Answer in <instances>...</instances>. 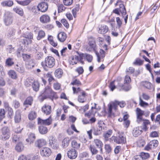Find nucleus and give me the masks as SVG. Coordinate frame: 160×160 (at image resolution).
I'll return each instance as SVG.
<instances>
[{
	"instance_id": "f257e3e1",
	"label": "nucleus",
	"mask_w": 160,
	"mask_h": 160,
	"mask_svg": "<svg viewBox=\"0 0 160 160\" xmlns=\"http://www.w3.org/2000/svg\"><path fill=\"white\" fill-rule=\"evenodd\" d=\"M41 95L43 98V99L49 98L52 101L54 99L58 98L56 93L52 91L49 86H47L45 87Z\"/></svg>"
},
{
	"instance_id": "f03ea898",
	"label": "nucleus",
	"mask_w": 160,
	"mask_h": 160,
	"mask_svg": "<svg viewBox=\"0 0 160 160\" xmlns=\"http://www.w3.org/2000/svg\"><path fill=\"white\" fill-rule=\"evenodd\" d=\"M125 105V104L123 102H118L116 101L110 102L108 105V117H112V116H114V114L112 112V108H114L115 110H116L118 105H119L120 107L123 108L124 107Z\"/></svg>"
},
{
	"instance_id": "7ed1b4c3",
	"label": "nucleus",
	"mask_w": 160,
	"mask_h": 160,
	"mask_svg": "<svg viewBox=\"0 0 160 160\" xmlns=\"http://www.w3.org/2000/svg\"><path fill=\"white\" fill-rule=\"evenodd\" d=\"M55 61L54 58L52 57L48 56L45 59L44 62L41 63V65L44 69L47 71V67L49 68H53L55 65Z\"/></svg>"
},
{
	"instance_id": "20e7f679",
	"label": "nucleus",
	"mask_w": 160,
	"mask_h": 160,
	"mask_svg": "<svg viewBox=\"0 0 160 160\" xmlns=\"http://www.w3.org/2000/svg\"><path fill=\"white\" fill-rule=\"evenodd\" d=\"M136 112L137 117L136 122L138 123H140L142 122V121H143L142 115H143L146 117H147L149 116L150 113L149 111H145L138 108H137Z\"/></svg>"
},
{
	"instance_id": "39448f33",
	"label": "nucleus",
	"mask_w": 160,
	"mask_h": 160,
	"mask_svg": "<svg viewBox=\"0 0 160 160\" xmlns=\"http://www.w3.org/2000/svg\"><path fill=\"white\" fill-rule=\"evenodd\" d=\"M97 48L96 43L94 40L89 41L88 42V45L86 48V50L89 52L93 51L95 52L98 58V62H100V57L97 51Z\"/></svg>"
},
{
	"instance_id": "423d86ee",
	"label": "nucleus",
	"mask_w": 160,
	"mask_h": 160,
	"mask_svg": "<svg viewBox=\"0 0 160 160\" xmlns=\"http://www.w3.org/2000/svg\"><path fill=\"white\" fill-rule=\"evenodd\" d=\"M118 137L112 136L110 140H113L114 141L118 144L125 143L126 142V138L125 135L123 132H118Z\"/></svg>"
},
{
	"instance_id": "0eeeda50",
	"label": "nucleus",
	"mask_w": 160,
	"mask_h": 160,
	"mask_svg": "<svg viewBox=\"0 0 160 160\" xmlns=\"http://www.w3.org/2000/svg\"><path fill=\"white\" fill-rule=\"evenodd\" d=\"M4 21L5 25L8 26L11 24L13 21L12 15L9 12H7L5 14V18Z\"/></svg>"
},
{
	"instance_id": "6e6552de",
	"label": "nucleus",
	"mask_w": 160,
	"mask_h": 160,
	"mask_svg": "<svg viewBox=\"0 0 160 160\" xmlns=\"http://www.w3.org/2000/svg\"><path fill=\"white\" fill-rule=\"evenodd\" d=\"M2 138L3 140H6L9 138L10 135V130L8 127H3L2 129Z\"/></svg>"
},
{
	"instance_id": "1a4fd4ad",
	"label": "nucleus",
	"mask_w": 160,
	"mask_h": 160,
	"mask_svg": "<svg viewBox=\"0 0 160 160\" xmlns=\"http://www.w3.org/2000/svg\"><path fill=\"white\" fill-rule=\"evenodd\" d=\"M52 121L51 116H50L48 118L45 120H43L40 118H38V124L48 126L52 123Z\"/></svg>"
},
{
	"instance_id": "9d476101",
	"label": "nucleus",
	"mask_w": 160,
	"mask_h": 160,
	"mask_svg": "<svg viewBox=\"0 0 160 160\" xmlns=\"http://www.w3.org/2000/svg\"><path fill=\"white\" fill-rule=\"evenodd\" d=\"M40 153L42 156L48 157L51 154V151L49 148L47 147H44L41 150Z\"/></svg>"
},
{
	"instance_id": "9b49d317",
	"label": "nucleus",
	"mask_w": 160,
	"mask_h": 160,
	"mask_svg": "<svg viewBox=\"0 0 160 160\" xmlns=\"http://www.w3.org/2000/svg\"><path fill=\"white\" fill-rule=\"evenodd\" d=\"M38 7L42 12H44L47 11L48 8V5L47 2H42L38 5Z\"/></svg>"
},
{
	"instance_id": "f8f14e48",
	"label": "nucleus",
	"mask_w": 160,
	"mask_h": 160,
	"mask_svg": "<svg viewBox=\"0 0 160 160\" xmlns=\"http://www.w3.org/2000/svg\"><path fill=\"white\" fill-rule=\"evenodd\" d=\"M93 143L97 148L100 149L101 153H102L103 143L102 141L98 139H95L93 140Z\"/></svg>"
},
{
	"instance_id": "ddd939ff",
	"label": "nucleus",
	"mask_w": 160,
	"mask_h": 160,
	"mask_svg": "<svg viewBox=\"0 0 160 160\" xmlns=\"http://www.w3.org/2000/svg\"><path fill=\"white\" fill-rule=\"evenodd\" d=\"M68 156L69 158L74 159L77 156V153L76 150L73 149H71L68 152Z\"/></svg>"
},
{
	"instance_id": "4468645a",
	"label": "nucleus",
	"mask_w": 160,
	"mask_h": 160,
	"mask_svg": "<svg viewBox=\"0 0 160 160\" xmlns=\"http://www.w3.org/2000/svg\"><path fill=\"white\" fill-rule=\"evenodd\" d=\"M16 32L15 29L12 28H9L7 31V35L8 38L12 39L14 38Z\"/></svg>"
},
{
	"instance_id": "2eb2a0df",
	"label": "nucleus",
	"mask_w": 160,
	"mask_h": 160,
	"mask_svg": "<svg viewBox=\"0 0 160 160\" xmlns=\"http://www.w3.org/2000/svg\"><path fill=\"white\" fill-rule=\"evenodd\" d=\"M50 106L45 104L42 108V111L46 115L49 114L51 112Z\"/></svg>"
},
{
	"instance_id": "dca6fc26",
	"label": "nucleus",
	"mask_w": 160,
	"mask_h": 160,
	"mask_svg": "<svg viewBox=\"0 0 160 160\" xmlns=\"http://www.w3.org/2000/svg\"><path fill=\"white\" fill-rule=\"evenodd\" d=\"M39 20L42 23H47L50 22V18L48 15L44 14L40 18Z\"/></svg>"
},
{
	"instance_id": "f3484780",
	"label": "nucleus",
	"mask_w": 160,
	"mask_h": 160,
	"mask_svg": "<svg viewBox=\"0 0 160 160\" xmlns=\"http://www.w3.org/2000/svg\"><path fill=\"white\" fill-rule=\"evenodd\" d=\"M46 144V141L42 139H39L37 140L35 143V146L39 148L45 145Z\"/></svg>"
},
{
	"instance_id": "a211bd4d",
	"label": "nucleus",
	"mask_w": 160,
	"mask_h": 160,
	"mask_svg": "<svg viewBox=\"0 0 160 160\" xmlns=\"http://www.w3.org/2000/svg\"><path fill=\"white\" fill-rule=\"evenodd\" d=\"M57 37L59 41L63 42L67 38V35L65 32H61L58 34Z\"/></svg>"
},
{
	"instance_id": "6ab92c4d",
	"label": "nucleus",
	"mask_w": 160,
	"mask_h": 160,
	"mask_svg": "<svg viewBox=\"0 0 160 160\" xmlns=\"http://www.w3.org/2000/svg\"><path fill=\"white\" fill-rule=\"evenodd\" d=\"M23 37L26 39H28V41H27L28 42V44L29 43H31V39L33 38V34L30 32H26L23 35Z\"/></svg>"
},
{
	"instance_id": "aec40b11",
	"label": "nucleus",
	"mask_w": 160,
	"mask_h": 160,
	"mask_svg": "<svg viewBox=\"0 0 160 160\" xmlns=\"http://www.w3.org/2000/svg\"><path fill=\"white\" fill-rule=\"evenodd\" d=\"M108 28L107 26L105 25H102L101 26L98 31L99 33L104 34L108 31Z\"/></svg>"
},
{
	"instance_id": "412c9836",
	"label": "nucleus",
	"mask_w": 160,
	"mask_h": 160,
	"mask_svg": "<svg viewBox=\"0 0 160 160\" xmlns=\"http://www.w3.org/2000/svg\"><path fill=\"white\" fill-rule=\"evenodd\" d=\"M15 69L19 73H22L25 72L24 67L21 65L16 64L15 66Z\"/></svg>"
},
{
	"instance_id": "4be33fe9",
	"label": "nucleus",
	"mask_w": 160,
	"mask_h": 160,
	"mask_svg": "<svg viewBox=\"0 0 160 160\" xmlns=\"http://www.w3.org/2000/svg\"><path fill=\"white\" fill-rule=\"evenodd\" d=\"M142 130L139 127H136L133 129L132 134L135 137H137L142 133Z\"/></svg>"
},
{
	"instance_id": "5701e85b",
	"label": "nucleus",
	"mask_w": 160,
	"mask_h": 160,
	"mask_svg": "<svg viewBox=\"0 0 160 160\" xmlns=\"http://www.w3.org/2000/svg\"><path fill=\"white\" fill-rule=\"evenodd\" d=\"M13 4V2L11 0L5 1L1 3V5L3 7H10L12 6Z\"/></svg>"
},
{
	"instance_id": "b1692460",
	"label": "nucleus",
	"mask_w": 160,
	"mask_h": 160,
	"mask_svg": "<svg viewBox=\"0 0 160 160\" xmlns=\"http://www.w3.org/2000/svg\"><path fill=\"white\" fill-rule=\"evenodd\" d=\"M80 57L81 58H85L89 62H91L92 60V56L87 54H80Z\"/></svg>"
},
{
	"instance_id": "393cba45",
	"label": "nucleus",
	"mask_w": 160,
	"mask_h": 160,
	"mask_svg": "<svg viewBox=\"0 0 160 160\" xmlns=\"http://www.w3.org/2000/svg\"><path fill=\"white\" fill-rule=\"evenodd\" d=\"M8 75L12 79H16L18 78L17 74L14 70H9L8 72Z\"/></svg>"
},
{
	"instance_id": "a878e982",
	"label": "nucleus",
	"mask_w": 160,
	"mask_h": 160,
	"mask_svg": "<svg viewBox=\"0 0 160 160\" xmlns=\"http://www.w3.org/2000/svg\"><path fill=\"white\" fill-rule=\"evenodd\" d=\"M63 74V71L60 68L56 69L54 72L55 76L58 78H61L62 77Z\"/></svg>"
},
{
	"instance_id": "bb28decb",
	"label": "nucleus",
	"mask_w": 160,
	"mask_h": 160,
	"mask_svg": "<svg viewBox=\"0 0 160 160\" xmlns=\"http://www.w3.org/2000/svg\"><path fill=\"white\" fill-rule=\"evenodd\" d=\"M24 146L23 144L20 142L18 143L15 147V150L17 152H20L23 150Z\"/></svg>"
},
{
	"instance_id": "cd10ccee",
	"label": "nucleus",
	"mask_w": 160,
	"mask_h": 160,
	"mask_svg": "<svg viewBox=\"0 0 160 160\" xmlns=\"http://www.w3.org/2000/svg\"><path fill=\"white\" fill-rule=\"evenodd\" d=\"M35 138V135L34 133H30L28 135V138L26 139V141L28 142H29L31 144L33 142Z\"/></svg>"
},
{
	"instance_id": "c85d7f7f",
	"label": "nucleus",
	"mask_w": 160,
	"mask_h": 160,
	"mask_svg": "<svg viewBox=\"0 0 160 160\" xmlns=\"http://www.w3.org/2000/svg\"><path fill=\"white\" fill-rule=\"evenodd\" d=\"M119 12L122 13V17L126 14V11L125 8L123 4L121 3L119 4Z\"/></svg>"
},
{
	"instance_id": "c756f323",
	"label": "nucleus",
	"mask_w": 160,
	"mask_h": 160,
	"mask_svg": "<svg viewBox=\"0 0 160 160\" xmlns=\"http://www.w3.org/2000/svg\"><path fill=\"white\" fill-rule=\"evenodd\" d=\"M21 120V115L20 112L19 111L16 112L14 117V120L16 123L19 122Z\"/></svg>"
},
{
	"instance_id": "7c9ffc66",
	"label": "nucleus",
	"mask_w": 160,
	"mask_h": 160,
	"mask_svg": "<svg viewBox=\"0 0 160 160\" xmlns=\"http://www.w3.org/2000/svg\"><path fill=\"white\" fill-rule=\"evenodd\" d=\"M70 139L68 138H64L62 142V145L63 148H66L68 147Z\"/></svg>"
},
{
	"instance_id": "2f4dec72",
	"label": "nucleus",
	"mask_w": 160,
	"mask_h": 160,
	"mask_svg": "<svg viewBox=\"0 0 160 160\" xmlns=\"http://www.w3.org/2000/svg\"><path fill=\"white\" fill-rule=\"evenodd\" d=\"M45 36V32L42 30H40L38 32L37 39L38 40H39L42 38H44Z\"/></svg>"
},
{
	"instance_id": "473e14b6",
	"label": "nucleus",
	"mask_w": 160,
	"mask_h": 160,
	"mask_svg": "<svg viewBox=\"0 0 160 160\" xmlns=\"http://www.w3.org/2000/svg\"><path fill=\"white\" fill-rule=\"evenodd\" d=\"M38 130L40 133L42 134H46L48 132V129L47 127L43 126H41L38 127Z\"/></svg>"
},
{
	"instance_id": "72a5a7b5",
	"label": "nucleus",
	"mask_w": 160,
	"mask_h": 160,
	"mask_svg": "<svg viewBox=\"0 0 160 160\" xmlns=\"http://www.w3.org/2000/svg\"><path fill=\"white\" fill-rule=\"evenodd\" d=\"M102 126L99 125L98 127L94 130L93 134L95 136H98L100 135L102 132Z\"/></svg>"
},
{
	"instance_id": "f704fd0d",
	"label": "nucleus",
	"mask_w": 160,
	"mask_h": 160,
	"mask_svg": "<svg viewBox=\"0 0 160 160\" xmlns=\"http://www.w3.org/2000/svg\"><path fill=\"white\" fill-rule=\"evenodd\" d=\"M85 92H82V95H79L78 100L79 102L83 103L85 102V100H86L85 98Z\"/></svg>"
},
{
	"instance_id": "c9c22d12",
	"label": "nucleus",
	"mask_w": 160,
	"mask_h": 160,
	"mask_svg": "<svg viewBox=\"0 0 160 160\" xmlns=\"http://www.w3.org/2000/svg\"><path fill=\"white\" fill-rule=\"evenodd\" d=\"M27 67L28 68H32L35 65L34 60L32 59L29 60L26 64Z\"/></svg>"
},
{
	"instance_id": "e433bc0d",
	"label": "nucleus",
	"mask_w": 160,
	"mask_h": 160,
	"mask_svg": "<svg viewBox=\"0 0 160 160\" xmlns=\"http://www.w3.org/2000/svg\"><path fill=\"white\" fill-rule=\"evenodd\" d=\"M89 149L92 155H95L98 152V150L94 145H90L89 146Z\"/></svg>"
},
{
	"instance_id": "4c0bfd02",
	"label": "nucleus",
	"mask_w": 160,
	"mask_h": 160,
	"mask_svg": "<svg viewBox=\"0 0 160 160\" xmlns=\"http://www.w3.org/2000/svg\"><path fill=\"white\" fill-rule=\"evenodd\" d=\"M112 133V131L111 130L109 129L107 131L103 134V137L105 138V141H108V138L111 136Z\"/></svg>"
},
{
	"instance_id": "58836bf2",
	"label": "nucleus",
	"mask_w": 160,
	"mask_h": 160,
	"mask_svg": "<svg viewBox=\"0 0 160 160\" xmlns=\"http://www.w3.org/2000/svg\"><path fill=\"white\" fill-rule=\"evenodd\" d=\"M32 87L33 90L35 91H38L39 88V84L37 81H34L32 83Z\"/></svg>"
},
{
	"instance_id": "ea45409f",
	"label": "nucleus",
	"mask_w": 160,
	"mask_h": 160,
	"mask_svg": "<svg viewBox=\"0 0 160 160\" xmlns=\"http://www.w3.org/2000/svg\"><path fill=\"white\" fill-rule=\"evenodd\" d=\"M71 144L72 147L74 148L78 149L80 147V143H78L77 141L75 140H73Z\"/></svg>"
},
{
	"instance_id": "a19ab883",
	"label": "nucleus",
	"mask_w": 160,
	"mask_h": 160,
	"mask_svg": "<svg viewBox=\"0 0 160 160\" xmlns=\"http://www.w3.org/2000/svg\"><path fill=\"white\" fill-rule=\"evenodd\" d=\"M33 101V99L32 97H28L25 101L24 102L23 104L25 105H31Z\"/></svg>"
},
{
	"instance_id": "79ce46f5",
	"label": "nucleus",
	"mask_w": 160,
	"mask_h": 160,
	"mask_svg": "<svg viewBox=\"0 0 160 160\" xmlns=\"http://www.w3.org/2000/svg\"><path fill=\"white\" fill-rule=\"evenodd\" d=\"M13 9L14 12L21 16H23V9L22 8H13Z\"/></svg>"
},
{
	"instance_id": "37998d69",
	"label": "nucleus",
	"mask_w": 160,
	"mask_h": 160,
	"mask_svg": "<svg viewBox=\"0 0 160 160\" xmlns=\"http://www.w3.org/2000/svg\"><path fill=\"white\" fill-rule=\"evenodd\" d=\"M139 105L142 107L145 108L148 106V104L146 102L143 101L141 99L140 97L139 98Z\"/></svg>"
},
{
	"instance_id": "c03bdc74",
	"label": "nucleus",
	"mask_w": 160,
	"mask_h": 160,
	"mask_svg": "<svg viewBox=\"0 0 160 160\" xmlns=\"http://www.w3.org/2000/svg\"><path fill=\"white\" fill-rule=\"evenodd\" d=\"M6 64L8 66H11L14 64V62L13 61V59L11 58H8L6 61Z\"/></svg>"
},
{
	"instance_id": "a18cd8bd",
	"label": "nucleus",
	"mask_w": 160,
	"mask_h": 160,
	"mask_svg": "<svg viewBox=\"0 0 160 160\" xmlns=\"http://www.w3.org/2000/svg\"><path fill=\"white\" fill-rule=\"evenodd\" d=\"M28 118L30 120H33L36 118V114L34 111L31 112L28 115Z\"/></svg>"
},
{
	"instance_id": "49530a36",
	"label": "nucleus",
	"mask_w": 160,
	"mask_h": 160,
	"mask_svg": "<svg viewBox=\"0 0 160 160\" xmlns=\"http://www.w3.org/2000/svg\"><path fill=\"white\" fill-rule=\"evenodd\" d=\"M17 2L21 5L25 6L28 5L31 2V1L30 0H26L23 1H17Z\"/></svg>"
},
{
	"instance_id": "de8ad7c7",
	"label": "nucleus",
	"mask_w": 160,
	"mask_h": 160,
	"mask_svg": "<svg viewBox=\"0 0 160 160\" xmlns=\"http://www.w3.org/2000/svg\"><path fill=\"white\" fill-rule=\"evenodd\" d=\"M143 127L145 130H146L148 129V128L147 126L149 124H150V122L147 119H143Z\"/></svg>"
},
{
	"instance_id": "09e8293b",
	"label": "nucleus",
	"mask_w": 160,
	"mask_h": 160,
	"mask_svg": "<svg viewBox=\"0 0 160 160\" xmlns=\"http://www.w3.org/2000/svg\"><path fill=\"white\" fill-rule=\"evenodd\" d=\"M33 12L34 15H38L40 14V9H39L38 6H34L32 8Z\"/></svg>"
},
{
	"instance_id": "8fccbe9b",
	"label": "nucleus",
	"mask_w": 160,
	"mask_h": 160,
	"mask_svg": "<svg viewBox=\"0 0 160 160\" xmlns=\"http://www.w3.org/2000/svg\"><path fill=\"white\" fill-rule=\"evenodd\" d=\"M33 79L31 78H28L26 79L25 82V85L27 87L30 86L31 84L33 83Z\"/></svg>"
},
{
	"instance_id": "3c124183",
	"label": "nucleus",
	"mask_w": 160,
	"mask_h": 160,
	"mask_svg": "<svg viewBox=\"0 0 160 160\" xmlns=\"http://www.w3.org/2000/svg\"><path fill=\"white\" fill-rule=\"evenodd\" d=\"M143 61H142L138 58H137L133 62V64L136 65H141L143 64Z\"/></svg>"
},
{
	"instance_id": "603ef678",
	"label": "nucleus",
	"mask_w": 160,
	"mask_h": 160,
	"mask_svg": "<svg viewBox=\"0 0 160 160\" xmlns=\"http://www.w3.org/2000/svg\"><path fill=\"white\" fill-rule=\"evenodd\" d=\"M46 76L47 78H48V81L50 83L52 81L54 80L53 77L52 76L51 73L50 72H48L46 74Z\"/></svg>"
},
{
	"instance_id": "864d4df0",
	"label": "nucleus",
	"mask_w": 160,
	"mask_h": 160,
	"mask_svg": "<svg viewBox=\"0 0 160 160\" xmlns=\"http://www.w3.org/2000/svg\"><path fill=\"white\" fill-rule=\"evenodd\" d=\"M150 145L152 147V148L156 147L158 145V141L157 140H153L150 142L149 143Z\"/></svg>"
},
{
	"instance_id": "5fc2aeb1",
	"label": "nucleus",
	"mask_w": 160,
	"mask_h": 160,
	"mask_svg": "<svg viewBox=\"0 0 160 160\" xmlns=\"http://www.w3.org/2000/svg\"><path fill=\"white\" fill-rule=\"evenodd\" d=\"M79 57L78 56L75 55L73 56V57L72 58V65H73L74 64H76L77 62L79 61Z\"/></svg>"
},
{
	"instance_id": "6e6d98bb",
	"label": "nucleus",
	"mask_w": 160,
	"mask_h": 160,
	"mask_svg": "<svg viewBox=\"0 0 160 160\" xmlns=\"http://www.w3.org/2000/svg\"><path fill=\"white\" fill-rule=\"evenodd\" d=\"M105 149L106 152L108 153L111 152L112 149L110 145L108 144L105 145Z\"/></svg>"
},
{
	"instance_id": "4d7b16f0",
	"label": "nucleus",
	"mask_w": 160,
	"mask_h": 160,
	"mask_svg": "<svg viewBox=\"0 0 160 160\" xmlns=\"http://www.w3.org/2000/svg\"><path fill=\"white\" fill-rule=\"evenodd\" d=\"M22 56L23 60L25 61L28 62L31 58V56L30 55L22 54Z\"/></svg>"
},
{
	"instance_id": "13d9d810",
	"label": "nucleus",
	"mask_w": 160,
	"mask_h": 160,
	"mask_svg": "<svg viewBox=\"0 0 160 160\" xmlns=\"http://www.w3.org/2000/svg\"><path fill=\"white\" fill-rule=\"evenodd\" d=\"M140 156H141L142 159H146L148 158L149 157V154L148 153H145L143 152H142L141 153V155Z\"/></svg>"
},
{
	"instance_id": "bf43d9fd",
	"label": "nucleus",
	"mask_w": 160,
	"mask_h": 160,
	"mask_svg": "<svg viewBox=\"0 0 160 160\" xmlns=\"http://www.w3.org/2000/svg\"><path fill=\"white\" fill-rule=\"evenodd\" d=\"M116 20L118 28H120L121 27L122 24L121 19L119 17H117L116 18Z\"/></svg>"
},
{
	"instance_id": "052dcab7",
	"label": "nucleus",
	"mask_w": 160,
	"mask_h": 160,
	"mask_svg": "<svg viewBox=\"0 0 160 160\" xmlns=\"http://www.w3.org/2000/svg\"><path fill=\"white\" fill-rule=\"evenodd\" d=\"M143 85L147 88L150 89L152 86L151 84L148 82H145L143 83Z\"/></svg>"
},
{
	"instance_id": "680f3d73",
	"label": "nucleus",
	"mask_w": 160,
	"mask_h": 160,
	"mask_svg": "<svg viewBox=\"0 0 160 160\" xmlns=\"http://www.w3.org/2000/svg\"><path fill=\"white\" fill-rule=\"evenodd\" d=\"M5 111L4 109H0V120L5 117Z\"/></svg>"
},
{
	"instance_id": "e2e57ef3",
	"label": "nucleus",
	"mask_w": 160,
	"mask_h": 160,
	"mask_svg": "<svg viewBox=\"0 0 160 160\" xmlns=\"http://www.w3.org/2000/svg\"><path fill=\"white\" fill-rule=\"evenodd\" d=\"M13 105L15 108H18L20 106V104L18 101L14 100L13 101Z\"/></svg>"
},
{
	"instance_id": "0e129e2a",
	"label": "nucleus",
	"mask_w": 160,
	"mask_h": 160,
	"mask_svg": "<svg viewBox=\"0 0 160 160\" xmlns=\"http://www.w3.org/2000/svg\"><path fill=\"white\" fill-rule=\"evenodd\" d=\"M61 22L67 28H69V24L66 19H62L61 20Z\"/></svg>"
},
{
	"instance_id": "69168bd1",
	"label": "nucleus",
	"mask_w": 160,
	"mask_h": 160,
	"mask_svg": "<svg viewBox=\"0 0 160 160\" xmlns=\"http://www.w3.org/2000/svg\"><path fill=\"white\" fill-rule=\"evenodd\" d=\"M66 8L62 4H60L58 7V12H62L65 11Z\"/></svg>"
},
{
	"instance_id": "338daca9",
	"label": "nucleus",
	"mask_w": 160,
	"mask_h": 160,
	"mask_svg": "<svg viewBox=\"0 0 160 160\" xmlns=\"http://www.w3.org/2000/svg\"><path fill=\"white\" fill-rule=\"evenodd\" d=\"M43 53L42 52H38L36 55V59L38 60H40L42 58Z\"/></svg>"
},
{
	"instance_id": "774afa93",
	"label": "nucleus",
	"mask_w": 160,
	"mask_h": 160,
	"mask_svg": "<svg viewBox=\"0 0 160 160\" xmlns=\"http://www.w3.org/2000/svg\"><path fill=\"white\" fill-rule=\"evenodd\" d=\"M76 71L79 74H81L83 73L84 70L82 67H80L76 69Z\"/></svg>"
}]
</instances>
